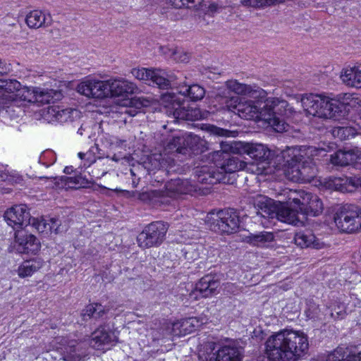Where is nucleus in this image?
I'll list each match as a JSON object with an SVG mask.
<instances>
[{
    "mask_svg": "<svg viewBox=\"0 0 361 361\" xmlns=\"http://www.w3.org/2000/svg\"><path fill=\"white\" fill-rule=\"evenodd\" d=\"M262 104L259 101H240L234 108L243 118L264 121L276 132L288 130V126L281 116L289 117L293 113L288 103L279 98L269 97Z\"/></svg>",
    "mask_w": 361,
    "mask_h": 361,
    "instance_id": "obj_1",
    "label": "nucleus"
},
{
    "mask_svg": "<svg viewBox=\"0 0 361 361\" xmlns=\"http://www.w3.org/2000/svg\"><path fill=\"white\" fill-rule=\"evenodd\" d=\"M308 348V338L304 332L283 329L267 339L262 361H296Z\"/></svg>",
    "mask_w": 361,
    "mask_h": 361,
    "instance_id": "obj_2",
    "label": "nucleus"
},
{
    "mask_svg": "<svg viewBox=\"0 0 361 361\" xmlns=\"http://www.w3.org/2000/svg\"><path fill=\"white\" fill-rule=\"evenodd\" d=\"M161 104L166 109V114L175 119L197 121L203 118L198 108L189 107L184 98H180L174 92H167L161 95Z\"/></svg>",
    "mask_w": 361,
    "mask_h": 361,
    "instance_id": "obj_3",
    "label": "nucleus"
},
{
    "mask_svg": "<svg viewBox=\"0 0 361 361\" xmlns=\"http://www.w3.org/2000/svg\"><path fill=\"white\" fill-rule=\"evenodd\" d=\"M226 145H231V143L221 142V149L213 152L209 157V160L219 169V172L222 173L224 183L228 181L227 174L243 170L246 166L245 162L239 160L236 157H231L230 154V152L237 154L236 152L231 149H224Z\"/></svg>",
    "mask_w": 361,
    "mask_h": 361,
    "instance_id": "obj_4",
    "label": "nucleus"
},
{
    "mask_svg": "<svg viewBox=\"0 0 361 361\" xmlns=\"http://www.w3.org/2000/svg\"><path fill=\"white\" fill-rule=\"evenodd\" d=\"M285 165H287L286 175L288 179L294 182H310L316 176L317 169L312 161L305 159H293L286 157L283 158Z\"/></svg>",
    "mask_w": 361,
    "mask_h": 361,
    "instance_id": "obj_5",
    "label": "nucleus"
},
{
    "mask_svg": "<svg viewBox=\"0 0 361 361\" xmlns=\"http://www.w3.org/2000/svg\"><path fill=\"white\" fill-rule=\"evenodd\" d=\"M334 219L341 232L358 231L361 228V208L353 204L345 205L336 213Z\"/></svg>",
    "mask_w": 361,
    "mask_h": 361,
    "instance_id": "obj_6",
    "label": "nucleus"
},
{
    "mask_svg": "<svg viewBox=\"0 0 361 361\" xmlns=\"http://www.w3.org/2000/svg\"><path fill=\"white\" fill-rule=\"evenodd\" d=\"M243 353V349L234 343L224 345L217 350L212 343L200 353L199 359L200 361H241Z\"/></svg>",
    "mask_w": 361,
    "mask_h": 361,
    "instance_id": "obj_7",
    "label": "nucleus"
},
{
    "mask_svg": "<svg viewBox=\"0 0 361 361\" xmlns=\"http://www.w3.org/2000/svg\"><path fill=\"white\" fill-rule=\"evenodd\" d=\"M210 228L219 233L231 234L238 231L240 226L239 216L233 209L219 211L216 214L207 216Z\"/></svg>",
    "mask_w": 361,
    "mask_h": 361,
    "instance_id": "obj_8",
    "label": "nucleus"
},
{
    "mask_svg": "<svg viewBox=\"0 0 361 361\" xmlns=\"http://www.w3.org/2000/svg\"><path fill=\"white\" fill-rule=\"evenodd\" d=\"M168 228L167 224L163 221L152 222L137 235L138 245L144 249L159 246L165 239Z\"/></svg>",
    "mask_w": 361,
    "mask_h": 361,
    "instance_id": "obj_9",
    "label": "nucleus"
},
{
    "mask_svg": "<svg viewBox=\"0 0 361 361\" xmlns=\"http://www.w3.org/2000/svg\"><path fill=\"white\" fill-rule=\"evenodd\" d=\"M193 190V187L188 180L180 178L171 180L164 185V190H154L139 193L138 198L145 200L150 197H176L180 194H188Z\"/></svg>",
    "mask_w": 361,
    "mask_h": 361,
    "instance_id": "obj_10",
    "label": "nucleus"
},
{
    "mask_svg": "<svg viewBox=\"0 0 361 361\" xmlns=\"http://www.w3.org/2000/svg\"><path fill=\"white\" fill-rule=\"evenodd\" d=\"M49 350L59 351L64 361H80L84 352L76 340H69L66 337L54 338L49 344Z\"/></svg>",
    "mask_w": 361,
    "mask_h": 361,
    "instance_id": "obj_11",
    "label": "nucleus"
},
{
    "mask_svg": "<svg viewBox=\"0 0 361 361\" xmlns=\"http://www.w3.org/2000/svg\"><path fill=\"white\" fill-rule=\"evenodd\" d=\"M224 147L226 150L231 149L237 154H246L250 158L259 161H267L271 156V151L268 147L259 143L233 142L231 145H226Z\"/></svg>",
    "mask_w": 361,
    "mask_h": 361,
    "instance_id": "obj_12",
    "label": "nucleus"
},
{
    "mask_svg": "<svg viewBox=\"0 0 361 361\" xmlns=\"http://www.w3.org/2000/svg\"><path fill=\"white\" fill-rule=\"evenodd\" d=\"M322 147L314 146H300L295 147H288L287 149L281 152L282 158L286 157H292L296 160L297 159H305L307 161H312L314 159H319L324 157L326 152H329L333 147L323 144Z\"/></svg>",
    "mask_w": 361,
    "mask_h": 361,
    "instance_id": "obj_13",
    "label": "nucleus"
},
{
    "mask_svg": "<svg viewBox=\"0 0 361 361\" xmlns=\"http://www.w3.org/2000/svg\"><path fill=\"white\" fill-rule=\"evenodd\" d=\"M109 80H99L94 78H87L77 87V91L89 98L102 99L110 95Z\"/></svg>",
    "mask_w": 361,
    "mask_h": 361,
    "instance_id": "obj_14",
    "label": "nucleus"
},
{
    "mask_svg": "<svg viewBox=\"0 0 361 361\" xmlns=\"http://www.w3.org/2000/svg\"><path fill=\"white\" fill-rule=\"evenodd\" d=\"M4 219L16 231L15 233L22 231L30 223V214L25 204H18L7 209L4 213Z\"/></svg>",
    "mask_w": 361,
    "mask_h": 361,
    "instance_id": "obj_15",
    "label": "nucleus"
},
{
    "mask_svg": "<svg viewBox=\"0 0 361 361\" xmlns=\"http://www.w3.org/2000/svg\"><path fill=\"white\" fill-rule=\"evenodd\" d=\"M299 195L300 198L295 197L293 201L300 209V214L304 215L305 220L307 215L316 216L322 213L323 204L317 195L305 191H300Z\"/></svg>",
    "mask_w": 361,
    "mask_h": 361,
    "instance_id": "obj_16",
    "label": "nucleus"
},
{
    "mask_svg": "<svg viewBox=\"0 0 361 361\" xmlns=\"http://www.w3.org/2000/svg\"><path fill=\"white\" fill-rule=\"evenodd\" d=\"M75 109L64 108L59 105H50L42 110V116L49 123H66L71 121L74 115H77Z\"/></svg>",
    "mask_w": 361,
    "mask_h": 361,
    "instance_id": "obj_17",
    "label": "nucleus"
},
{
    "mask_svg": "<svg viewBox=\"0 0 361 361\" xmlns=\"http://www.w3.org/2000/svg\"><path fill=\"white\" fill-rule=\"evenodd\" d=\"M219 282L211 275L203 276L196 284L190 293V298L198 300L201 298H209L216 293Z\"/></svg>",
    "mask_w": 361,
    "mask_h": 361,
    "instance_id": "obj_18",
    "label": "nucleus"
},
{
    "mask_svg": "<svg viewBox=\"0 0 361 361\" xmlns=\"http://www.w3.org/2000/svg\"><path fill=\"white\" fill-rule=\"evenodd\" d=\"M114 333L106 326H100L91 336L90 345L96 350H105L116 342Z\"/></svg>",
    "mask_w": 361,
    "mask_h": 361,
    "instance_id": "obj_19",
    "label": "nucleus"
},
{
    "mask_svg": "<svg viewBox=\"0 0 361 361\" xmlns=\"http://www.w3.org/2000/svg\"><path fill=\"white\" fill-rule=\"evenodd\" d=\"M300 214V209L295 204L293 201L289 202L287 207L282 206L275 213L279 221L295 226L303 224L305 221L304 215Z\"/></svg>",
    "mask_w": 361,
    "mask_h": 361,
    "instance_id": "obj_20",
    "label": "nucleus"
},
{
    "mask_svg": "<svg viewBox=\"0 0 361 361\" xmlns=\"http://www.w3.org/2000/svg\"><path fill=\"white\" fill-rule=\"evenodd\" d=\"M109 92L113 96L128 97L139 92L135 83L124 78H111L109 79Z\"/></svg>",
    "mask_w": 361,
    "mask_h": 361,
    "instance_id": "obj_21",
    "label": "nucleus"
},
{
    "mask_svg": "<svg viewBox=\"0 0 361 361\" xmlns=\"http://www.w3.org/2000/svg\"><path fill=\"white\" fill-rule=\"evenodd\" d=\"M18 250L21 253L36 254L40 249V242L32 234H27L25 231L15 233Z\"/></svg>",
    "mask_w": 361,
    "mask_h": 361,
    "instance_id": "obj_22",
    "label": "nucleus"
},
{
    "mask_svg": "<svg viewBox=\"0 0 361 361\" xmlns=\"http://www.w3.org/2000/svg\"><path fill=\"white\" fill-rule=\"evenodd\" d=\"M9 102L0 106V121L8 124L9 121L18 122L19 118L24 114V109L22 104H18L17 100L9 99Z\"/></svg>",
    "mask_w": 361,
    "mask_h": 361,
    "instance_id": "obj_23",
    "label": "nucleus"
},
{
    "mask_svg": "<svg viewBox=\"0 0 361 361\" xmlns=\"http://www.w3.org/2000/svg\"><path fill=\"white\" fill-rule=\"evenodd\" d=\"M207 320L202 317H190L181 322H174L172 326V334L173 336H178L190 334L205 324Z\"/></svg>",
    "mask_w": 361,
    "mask_h": 361,
    "instance_id": "obj_24",
    "label": "nucleus"
},
{
    "mask_svg": "<svg viewBox=\"0 0 361 361\" xmlns=\"http://www.w3.org/2000/svg\"><path fill=\"white\" fill-rule=\"evenodd\" d=\"M195 173L199 183L211 185L224 183V176L219 172V169L214 164L213 166H202L197 168Z\"/></svg>",
    "mask_w": 361,
    "mask_h": 361,
    "instance_id": "obj_25",
    "label": "nucleus"
},
{
    "mask_svg": "<svg viewBox=\"0 0 361 361\" xmlns=\"http://www.w3.org/2000/svg\"><path fill=\"white\" fill-rule=\"evenodd\" d=\"M177 77L173 74H169L162 69H153L149 80V85H157L160 89H168L169 87H178L176 82Z\"/></svg>",
    "mask_w": 361,
    "mask_h": 361,
    "instance_id": "obj_26",
    "label": "nucleus"
},
{
    "mask_svg": "<svg viewBox=\"0 0 361 361\" xmlns=\"http://www.w3.org/2000/svg\"><path fill=\"white\" fill-rule=\"evenodd\" d=\"M253 204L257 210V214L263 218H273L276 213L274 200L267 196L257 195L254 197Z\"/></svg>",
    "mask_w": 361,
    "mask_h": 361,
    "instance_id": "obj_27",
    "label": "nucleus"
},
{
    "mask_svg": "<svg viewBox=\"0 0 361 361\" xmlns=\"http://www.w3.org/2000/svg\"><path fill=\"white\" fill-rule=\"evenodd\" d=\"M226 85L228 89L238 94H243L252 98L263 97L264 94V91L262 89L240 83L235 80H228Z\"/></svg>",
    "mask_w": 361,
    "mask_h": 361,
    "instance_id": "obj_28",
    "label": "nucleus"
},
{
    "mask_svg": "<svg viewBox=\"0 0 361 361\" xmlns=\"http://www.w3.org/2000/svg\"><path fill=\"white\" fill-rule=\"evenodd\" d=\"M51 16L40 10L30 11L25 18V22L30 28L37 29L48 27L51 23Z\"/></svg>",
    "mask_w": 361,
    "mask_h": 361,
    "instance_id": "obj_29",
    "label": "nucleus"
},
{
    "mask_svg": "<svg viewBox=\"0 0 361 361\" xmlns=\"http://www.w3.org/2000/svg\"><path fill=\"white\" fill-rule=\"evenodd\" d=\"M58 221H59L55 219L46 220L44 218H31L28 226L35 228L37 231L40 233L47 234L49 231L59 233L61 232L63 229H61V225L58 224Z\"/></svg>",
    "mask_w": 361,
    "mask_h": 361,
    "instance_id": "obj_30",
    "label": "nucleus"
},
{
    "mask_svg": "<svg viewBox=\"0 0 361 361\" xmlns=\"http://www.w3.org/2000/svg\"><path fill=\"white\" fill-rule=\"evenodd\" d=\"M331 180L336 190L343 192L352 191L354 188L361 187V177H333Z\"/></svg>",
    "mask_w": 361,
    "mask_h": 361,
    "instance_id": "obj_31",
    "label": "nucleus"
},
{
    "mask_svg": "<svg viewBox=\"0 0 361 361\" xmlns=\"http://www.w3.org/2000/svg\"><path fill=\"white\" fill-rule=\"evenodd\" d=\"M294 240L295 244L302 248L311 247L315 249H321L324 246V243L310 231L297 233L295 235Z\"/></svg>",
    "mask_w": 361,
    "mask_h": 361,
    "instance_id": "obj_32",
    "label": "nucleus"
},
{
    "mask_svg": "<svg viewBox=\"0 0 361 361\" xmlns=\"http://www.w3.org/2000/svg\"><path fill=\"white\" fill-rule=\"evenodd\" d=\"M44 264V261L40 258H34L22 262L18 268V275L20 278L31 276L34 273L39 270Z\"/></svg>",
    "mask_w": 361,
    "mask_h": 361,
    "instance_id": "obj_33",
    "label": "nucleus"
},
{
    "mask_svg": "<svg viewBox=\"0 0 361 361\" xmlns=\"http://www.w3.org/2000/svg\"><path fill=\"white\" fill-rule=\"evenodd\" d=\"M177 88L178 89V94H176L177 95L184 99L185 97H189L192 101L202 99L205 94L204 88L196 84L189 86L178 84Z\"/></svg>",
    "mask_w": 361,
    "mask_h": 361,
    "instance_id": "obj_34",
    "label": "nucleus"
},
{
    "mask_svg": "<svg viewBox=\"0 0 361 361\" xmlns=\"http://www.w3.org/2000/svg\"><path fill=\"white\" fill-rule=\"evenodd\" d=\"M359 157L354 149L338 150L331 156V161L334 165L346 166L355 161Z\"/></svg>",
    "mask_w": 361,
    "mask_h": 361,
    "instance_id": "obj_35",
    "label": "nucleus"
},
{
    "mask_svg": "<svg viewBox=\"0 0 361 361\" xmlns=\"http://www.w3.org/2000/svg\"><path fill=\"white\" fill-rule=\"evenodd\" d=\"M37 89H31L28 87H22L18 88L15 94H11L9 99L17 100L18 104H22L23 106L25 102H35L36 101Z\"/></svg>",
    "mask_w": 361,
    "mask_h": 361,
    "instance_id": "obj_36",
    "label": "nucleus"
},
{
    "mask_svg": "<svg viewBox=\"0 0 361 361\" xmlns=\"http://www.w3.org/2000/svg\"><path fill=\"white\" fill-rule=\"evenodd\" d=\"M62 94L60 91L49 89H37L35 102L42 104L54 103L55 101L60 100Z\"/></svg>",
    "mask_w": 361,
    "mask_h": 361,
    "instance_id": "obj_37",
    "label": "nucleus"
},
{
    "mask_svg": "<svg viewBox=\"0 0 361 361\" xmlns=\"http://www.w3.org/2000/svg\"><path fill=\"white\" fill-rule=\"evenodd\" d=\"M247 242L257 247H267V244L274 240V235L271 232L262 231L257 233H252L247 237Z\"/></svg>",
    "mask_w": 361,
    "mask_h": 361,
    "instance_id": "obj_38",
    "label": "nucleus"
},
{
    "mask_svg": "<svg viewBox=\"0 0 361 361\" xmlns=\"http://www.w3.org/2000/svg\"><path fill=\"white\" fill-rule=\"evenodd\" d=\"M340 78L345 85L359 88L357 66L343 68L341 72Z\"/></svg>",
    "mask_w": 361,
    "mask_h": 361,
    "instance_id": "obj_39",
    "label": "nucleus"
},
{
    "mask_svg": "<svg viewBox=\"0 0 361 361\" xmlns=\"http://www.w3.org/2000/svg\"><path fill=\"white\" fill-rule=\"evenodd\" d=\"M184 136H174L167 142L164 147V154L178 153L182 154H188V149L183 147Z\"/></svg>",
    "mask_w": 361,
    "mask_h": 361,
    "instance_id": "obj_40",
    "label": "nucleus"
},
{
    "mask_svg": "<svg viewBox=\"0 0 361 361\" xmlns=\"http://www.w3.org/2000/svg\"><path fill=\"white\" fill-rule=\"evenodd\" d=\"M20 87V83L16 80H0V94L6 99L9 100V96L15 94Z\"/></svg>",
    "mask_w": 361,
    "mask_h": 361,
    "instance_id": "obj_41",
    "label": "nucleus"
},
{
    "mask_svg": "<svg viewBox=\"0 0 361 361\" xmlns=\"http://www.w3.org/2000/svg\"><path fill=\"white\" fill-rule=\"evenodd\" d=\"M106 310L101 304H90L82 311V317L83 320H87L91 317L97 319L106 314Z\"/></svg>",
    "mask_w": 361,
    "mask_h": 361,
    "instance_id": "obj_42",
    "label": "nucleus"
},
{
    "mask_svg": "<svg viewBox=\"0 0 361 361\" xmlns=\"http://www.w3.org/2000/svg\"><path fill=\"white\" fill-rule=\"evenodd\" d=\"M204 145L205 141L202 140L200 136L192 134H189L185 137L184 136L183 147H187L188 153L189 150L197 152L198 151H202Z\"/></svg>",
    "mask_w": 361,
    "mask_h": 361,
    "instance_id": "obj_43",
    "label": "nucleus"
},
{
    "mask_svg": "<svg viewBox=\"0 0 361 361\" xmlns=\"http://www.w3.org/2000/svg\"><path fill=\"white\" fill-rule=\"evenodd\" d=\"M41 179H47L49 180L51 183L49 184V187L54 188V186L59 188V180L62 183H74L75 185H82L84 183L85 179H83L81 176L76 177H67V176H61L59 177H40Z\"/></svg>",
    "mask_w": 361,
    "mask_h": 361,
    "instance_id": "obj_44",
    "label": "nucleus"
},
{
    "mask_svg": "<svg viewBox=\"0 0 361 361\" xmlns=\"http://www.w3.org/2000/svg\"><path fill=\"white\" fill-rule=\"evenodd\" d=\"M202 250V245L198 244L187 245L182 249L185 259L188 262H193L197 259Z\"/></svg>",
    "mask_w": 361,
    "mask_h": 361,
    "instance_id": "obj_45",
    "label": "nucleus"
},
{
    "mask_svg": "<svg viewBox=\"0 0 361 361\" xmlns=\"http://www.w3.org/2000/svg\"><path fill=\"white\" fill-rule=\"evenodd\" d=\"M327 309L329 310L331 317L334 319H343L345 315V306L340 301H335L331 303Z\"/></svg>",
    "mask_w": 361,
    "mask_h": 361,
    "instance_id": "obj_46",
    "label": "nucleus"
},
{
    "mask_svg": "<svg viewBox=\"0 0 361 361\" xmlns=\"http://www.w3.org/2000/svg\"><path fill=\"white\" fill-rule=\"evenodd\" d=\"M202 0H169V3L177 8H181L184 6L188 8H199V5Z\"/></svg>",
    "mask_w": 361,
    "mask_h": 361,
    "instance_id": "obj_47",
    "label": "nucleus"
},
{
    "mask_svg": "<svg viewBox=\"0 0 361 361\" xmlns=\"http://www.w3.org/2000/svg\"><path fill=\"white\" fill-rule=\"evenodd\" d=\"M152 70L145 68H135L131 70V74L139 80L149 82Z\"/></svg>",
    "mask_w": 361,
    "mask_h": 361,
    "instance_id": "obj_48",
    "label": "nucleus"
},
{
    "mask_svg": "<svg viewBox=\"0 0 361 361\" xmlns=\"http://www.w3.org/2000/svg\"><path fill=\"white\" fill-rule=\"evenodd\" d=\"M332 134L341 140L348 139L354 135L353 130L350 127L343 126L334 128Z\"/></svg>",
    "mask_w": 361,
    "mask_h": 361,
    "instance_id": "obj_49",
    "label": "nucleus"
},
{
    "mask_svg": "<svg viewBox=\"0 0 361 361\" xmlns=\"http://www.w3.org/2000/svg\"><path fill=\"white\" fill-rule=\"evenodd\" d=\"M285 0H241L243 4L252 7H262L276 3H281Z\"/></svg>",
    "mask_w": 361,
    "mask_h": 361,
    "instance_id": "obj_50",
    "label": "nucleus"
},
{
    "mask_svg": "<svg viewBox=\"0 0 361 361\" xmlns=\"http://www.w3.org/2000/svg\"><path fill=\"white\" fill-rule=\"evenodd\" d=\"M149 163L152 165V170L159 169L166 164V160L162 154H153L148 157Z\"/></svg>",
    "mask_w": 361,
    "mask_h": 361,
    "instance_id": "obj_51",
    "label": "nucleus"
},
{
    "mask_svg": "<svg viewBox=\"0 0 361 361\" xmlns=\"http://www.w3.org/2000/svg\"><path fill=\"white\" fill-rule=\"evenodd\" d=\"M206 130L209 132L212 135L222 136V137H229L230 131L228 130H225L219 127H216L214 125H208L206 126Z\"/></svg>",
    "mask_w": 361,
    "mask_h": 361,
    "instance_id": "obj_52",
    "label": "nucleus"
},
{
    "mask_svg": "<svg viewBox=\"0 0 361 361\" xmlns=\"http://www.w3.org/2000/svg\"><path fill=\"white\" fill-rule=\"evenodd\" d=\"M94 149H97V147H92L88 152H85V157L84 161V167H89L90 165L95 162L96 158L94 155Z\"/></svg>",
    "mask_w": 361,
    "mask_h": 361,
    "instance_id": "obj_53",
    "label": "nucleus"
},
{
    "mask_svg": "<svg viewBox=\"0 0 361 361\" xmlns=\"http://www.w3.org/2000/svg\"><path fill=\"white\" fill-rule=\"evenodd\" d=\"M173 57L177 61L185 63L188 61L189 54L183 50H175L173 52Z\"/></svg>",
    "mask_w": 361,
    "mask_h": 361,
    "instance_id": "obj_54",
    "label": "nucleus"
},
{
    "mask_svg": "<svg viewBox=\"0 0 361 361\" xmlns=\"http://www.w3.org/2000/svg\"><path fill=\"white\" fill-rule=\"evenodd\" d=\"M346 359L343 358V356L338 353V350L333 352L328 355L326 361H345Z\"/></svg>",
    "mask_w": 361,
    "mask_h": 361,
    "instance_id": "obj_55",
    "label": "nucleus"
},
{
    "mask_svg": "<svg viewBox=\"0 0 361 361\" xmlns=\"http://www.w3.org/2000/svg\"><path fill=\"white\" fill-rule=\"evenodd\" d=\"M126 140L114 137L111 142V145L112 147L123 149L126 147Z\"/></svg>",
    "mask_w": 361,
    "mask_h": 361,
    "instance_id": "obj_56",
    "label": "nucleus"
},
{
    "mask_svg": "<svg viewBox=\"0 0 361 361\" xmlns=\"http://www.w3.org/2000/svg\"><path fill=\"white\" fill-rule=\"evenodd\" d=\"M10 70V64L6 63L5 61L0 59V75H3L8 73Z\"/></svg>",
    "mask_w": 361,
    "mask_h": 361,
    "instance_id": "obj_57",
    "label": "nucleus"
},
{
    "mask_svg": "<svg viewBox=\"0 0 361 361\" xmlns=\"http://www.w3.org/2000/svg\"><path fill=\"white\" fill-rule=\"evenodd\" d=\"M89 173L91 174L92 178L99 179L104 176L106 173V171L105 170H102V171L99 170H92V172H89Z\"/></svg>",
    "mask_w": 361,
    "mask_h": 361,
    "instance_id": "obj_58",
    "label": "nucleus"
},
{
    "mask_svg": "<svg viewBox=\"0 0 361 361\" xmlns=\"http://www.w3.org/2000/svg\"><path fill=\"white\" fill-rule=\"evenodd\" d=\"M9 174L6 171H0V181L9 180Z\"/></svg>",
    "mask_w": 361,
    "mask_h": 361,
    "instance_id": "obj_59",
    "label": "nucleus"
},
{
    "mask_svg": "<svg viewBox=\"0 0 361 361\" xmlns=\"http://www.w3.org/2000/svg\"><path fill=\"white\" fill-rule=\"evenodd\" d=\"M234 286L233 284L232 283H226L225 285V289L228 291V292H231L233 293H234L235 290H234Z\"/></svg>",
    "mask_w": 361,
    "mask_h": 361,
    "instance_id": "obj_60",
    "label": "nucleus"
},
{
    "mask_svg": "<svg viewBox=\"0 0 361 361\" xmlns=\"http://www.w3.org/2000/svg\"><path fill=\"white\" fill-rule=\"evenodd\" d=\"M357 68L358 82L360 83L359 88H361V64L357 65Z\"/></svg>",
    "mask_w": 361,
    "mask_h": 361,
    "instance_id": "obj_61",
    "label": "nucleus"
},
{
    "mask_svg": "<svg viewBox=\"0 0 361 361\" xmlns=\"http://www.w3.org/2000/svg\"><path fill=\"white\" fill-rule=\"evenodd\" d=\"M137 101H139L140 104L141 106H147V103H148V100H146V99H142V98H138Z\"/></svg>",
    "mask_w": 361,
    "mask_h": 361,
    "instance_id": "obj_62",
    "label": "nucleus"
},
{
    "mask_svg": "<svg viewBox=\"0 0 361 361\" xmlns=\"http://www.w3.org/2000/svg\"><path fill=\"white\" fill-rule=\"evenodd\" d=\"M63 171L66 174H70L73 171V167L72 166H66V167H65Z\"/></svg>",
    "mask_w": 361,
    "mask_h": 361,
    "instance_id": "obj_63",
    "label": "nucleus"
},
{
    "mask_svg": "<svg viewBox=\"0 0 361 361\" xmlns=\"http://www.w3.org/2000/svg\"><path fill=\"white\" fill-rule=\"evenodd\" d=\"M357 361H361V353L357 355H353Z\"/></svg>",
    "mask_w": 361,
    "mask_h": 361,
    "instance_id": "obj_64",
    "label": "nucleus"
}]
</instances>
